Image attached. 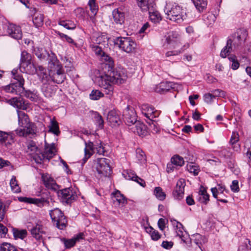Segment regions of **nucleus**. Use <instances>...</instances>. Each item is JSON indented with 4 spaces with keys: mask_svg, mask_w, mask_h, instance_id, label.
I'll return each instance as SVG.
<instances>
[{
    "mask_svg": "<svg viewBox=\"0 0 251 251\" xmlns=\"http://www.w3.org/2000/svg\"><path fill=\"white\" fill-rule=\"evenodd\" d=\"M126 78L127 75L124 70L111 68L108 69L107 73L104 75L98 77L97 82L98 85L104 90L106 94L111 95L113 91L112 84H122Z\"/></svg>",
    "mask_w": 251,
    "mask_h": 251,
    "instance_id": "nucleus-1",
    "label": "nucleus"
},
{
    "mask_svg": "<svg viewBox=\"0 0 251 251\" xmlns=\"http://www.w3.org/2000/svg\"><path fill=\"white\" fill-rule=\"evenodd\" d=\"M163 46L164 48L171 49L173 50L168 51L166 53V56L177 55L183 52L185 50L188 48V45H184L182 47L180 40V36L176 32L172 31L167 33L164 37Z\"/></svg>",
    "mask_w": 251,
    "mask_h": 251,
    "instance_id": "nucleus-2",
    "label": "nucleus"
},
{
    "mask_svg": "<svg viewBox=\"0 0 251 251\" xmlns=\"http://www.w3.org/2000/svg\"><path fill=\"white\" fill-rule=\"evenodd\" d=\"M51 56L52 58L49 61V75L53 82L62 83L66 79L64 70L55 54H52Z\"/></svg>",
    "mask_w": 251,
    "mask_h": 251,
    "instance_id": "nucleus-3",
    "label": "nucleus"
},
{
    "mask_svg": "<svg viewBox=\"0 0 251 251\" xmlns=\"http://www.w3.org/2000/svg\"><path fill=\"white\" fill-rule=\"evenodd\" d=\"M11 74L14 80L10 84L3 87V90L7 93L21 95L25 91V80L18 69H13Z\"/></svg>",
    "mask_w": 251,
    "mask_h": 251,
    "instance_id": "nucleus-4",
    "label": "nucleus"
},
{
    "mask_svg": "<svg viewBox=\"0 0 251 251\" xmlns=\"http://www.w3.org/2000/svg\"><path fill=\"white\" fill-rule=\"evenodd\" d=\"M164 12L167 19L177 23L182 22L187 17L185 9L176 3L173 4L167 3L164 8Z\"/></svg>",
    "mask_w": 251,
    "mask_h": 251,
    "instance_id": "nucleus-5",
    "label": "nucleus"
},
{
    "mask_svg": "<svg viewBox=\"0 0 251 251\" xmlns=\"http://www.w3.org/2000/svg\"><path fill=\"white\" fill-rule=\"evenodd\" d=\"M96 142L94 143L89 141L88 143L85 142V148L84 149V157L82 159V164H84L87 161L91 156L93 154L94 150H96L97 153L100 155H104L105 150L104 147L101 145V142Z\"/></svg>",
    "mask_w": 251,
    "mask_h": 251,
    "instance_id": "nucleus-6",
    "label": "nucleus"
},
{
    "mask_svg": "<svg viewBox=\"0 0 251 251\" xmlns=\"http://www.w3.org/2000/svg\"><path fill=\"white\" fill-rule=\"evenodd\" d=\"M50 215L52 222L56 227L60 230L64 229L67 225V220L62 211L59 208H54L50 211Z\"/></svg>",
    "mask_w": 251,
    "mask_h": 251,
    "instance_id": "nucleus-7",
    "label": "nucleus"
},
{
    "mask_svg": "<svg viewBox=\"0 0 251 251\" xmlns=\"http://www.w3.org/2000/svg\"><path fill=\"white\" fill-rule=\"evenodd\" d=\"M114 44L123 51L130 53L135 49L136 43L129 37H118L113 40Z\"/></svg>",
    "mask_w": 251,
    "mask_h": 251,
    "instance_id": "nucleus-8",
    "label": "nucleus"
},
{
    "mask_svg": "<svg viewBox=\"0 0 251 251\" xmlns=\"http://www.w3.org/2000/svg\"><path fill=\"white\" fill-rule=\"evenodd\" d=\"M56 152V148L54 144H48L46 143L44 152H41L39 156L36 155L35 162L41 164L45 159L50 160L52 158Z\"/></svg>",
    "mask_w": 251,
    "mask_h": 251,
    "instance_id": "nucleus-9",
    "label": "nucleus"
},
{
    "mask_svg": "<svg viewBox=\"0 0 251 251\" xmlns=\"http://www.w3.org/2000/svg\"><path fill=\"white\" fill-rule=\"evenodd\" d=\"M248 36V33L245 29H238L227 40H230L231 45L235 48L241 46L245 42Z\"/></svg>",
    "mask_w": 251,
    "mask_h": 251,
    "instance_id": "nucleus-10",
    "label": "nucleus"
},
{
    "mask_svg": "<svg viewBox=\"0 0 251 251\" xmlns=\"http://www.w3.org/2000/svg\"><path fill=\"white\" fill-rule=\"evenodd\" d=\"M110 160L105 158H98L96 169L101 176H108L112 172L109 165Z\"/></svg>",
    "mask_w": 251,
    "mask_h": 251,
    "instance_id": "nucleus-11",
    "label": "nucleus"
},
{
    "mask_svg": "<svg viewBox=\"0 0 251 251\" xmlns=\"http://www.w3.org/2000/svg\"><path fill=\"white\" fill-rule=\"evenodd\" d=\"M23 128H19L15 130L16 134L20 137H27L28 136H33L36 134L37 127L36 125L30 122L24 126Z\"/></svg>",
    "mask_w": 251,
    "mask_h": 251,
    "instance_id": "nucleus-12",
    "label": "nucleus"
},
{
    "mask_svg": "<svg viewBox=\"0 0 251 251\" xmlns=\"http://www.w3.org/2000/svg\"><path fill=\"white\" fill-rule=\"evenodd\" d=\"M57 194L62 201L67 204L72 203L76 198L75 193L70 188L58 190Z\"/></svg>",
    "mask_w": 251,
    "mask_h": 251,
    "instance_id": "nucleus-13",
    "label": "nucleus"
},
{
    "mask_svg": "<svg viewBox=\"0 0 251 251\" xmlns=\"http://www.w3.org/2000/svg\"><path fill=\"white\" fill-rule=\"evenodd\" d=\"M140 109L142 113L148 120L154 119L158 117L160 115V111L155 110L153 106L148 104H143L140 106Z\"/></svg>",
    "mask_w": 251,
    "mask_h": 251,
    "instance_id": "nucleus-14",
    "label": "nucleus"
},
{
    "mask_svg": "<svg viewBox=\"0 0 251 251\" xmlns=\"http://www.w3.org/2000/svg\"><path fill=\"white\" fill-rule=\"evenodd\" d=\"M125 122L129 126H133L137 123L136 115L133 109H131L129 105L127 106L123 112Z\"/></svg>",
    "mask_w": 251,
    "mask_h": 251,
    "instance_id": "nucleus-15",
    "label": "nucleus"
},
{
    "mask_svg": "<svg viewBox=\"0 0 251 251\" xmlns=\"http://www.w3.org/2000/svg\"><path fill=\"white\" fill-rule=\"evenodd\" d=\"M213 197L217 199V201L224 203H227L228 201L225 199H222L220 196L218 197V195H225V193H228V190H226L225 186L222 184H219L217 187L212 188L211 189Z\"/></svg>",
    "mask_w": 251,
    "mask_h": 251,
    "instance_id": "nucleus-16",
    "label": "nucleus"
},
{
    "mask_svg": "<svg viewBox=\"0 0 251 251\" xmlns=\"http://www.w3.org/2000/svg\"><path fill=\"white\" fill-rule=\"evenodd\" d=\"M185 185L186 182L184 179L180 178L177 181L173 192V197L176 200H180L183 199Z\"/></svg>",
    "mask_w": 251,
    "mask_h": 251,
    "instance_id": "nucleus-17",
    "label": "nucleus"
},
{
    "mask_svg": "<svg viewBox=\"0 0 251 251\" xmlns=\"http://www.w3.org/2000/svg\"><path fill=\"white\" fill-rule=\"evenodd\" d=\"M14 143V134L13 132H4L0 130V144L9 148Z\"/></svg>",
    "mask_w": 251,
    "mask_h": 251,
    "instance_id": "nucleus-18",
    "label": "nucleus"
},
{
    "mask_svg": "<svg viewBox=\"0 0 251 251\" xmlns=\"http://www.w3.org/2000/svg\"><path fill=\"white\" fill-rule=\"evenodd\" d=\"M42 179L45 187L54 191H58L59 186L56 184L55 180L49 174H43Z\"/></svg>",
    "mask_w": 251,
    "mask_h": 251,
    "instance_id": "nucleus-19",
    "label": "nucleus"
},
{
    "mask_svg": "<svg viewBox=\"0 0 251 251\" xmlns=\"http://www.w3.org/2000/svg\"><path fill=\"white\" fill-rule=\"evenodd\" d=\"M7 33L13 38L19 40L22 38V32L19 26L14 24H9L7 26Z\"/></svg>",
    "mask_w": 251,
    "mask_h": 251,
    "instance_id": "nucleus-20",
    "label": "nucleus"
},
{
    "mask_svg": "<svg viewBox=\"0 0 251 251\" xmlns=\"http://www.w3.org/2000/svg\"><path fill=\"white\" fill-rule=\"evenodd\" d=\"M107 119L111 126L120 125L121 122L120 111L115 109L110 111L108 113Z\"/></svg>",
    "mask_w": 251,
    "mask_h": 251,
    "instance_id": "nucleus-21",
    "label": "nucleus"
},
{
    "mask_svg": "<svg viewBox=\"0 0 251 251\" xmlns=\"http://www.w3.org/2000/svg\"><path fill=\"white\" fill-rule=\"evenodd\" d=\"M130 129L134 133H136L141 137H145L148 135L147 126L142 123L137 122Z\"/></svg>",
    "mask_w": 251,
    "mask_h": 251,
    "instance_id": "nucleus-22",
    "label": "nucleus"
},
{
    "mask_svg": "<svg viewBox=\"0 0 251 251\" xmlns=\"http://www.w3.org/2000/svg\"><path fill=\"white\" fill-rule=\"evenodd\" d=\"M83 234L80 233L75 236L73 238L67 239L65 238H61V242L64 245L66 249H70L74 247L77 242L83 239Z\"/></svg>",
    "mask_w": 251,
    "mask_h": 251,
    "instance_id": "nucleus-23",
    "label": "nucleus"
},
{
    "mask_svg": "<svg viewBox=\"0 0 251 251\" xmlns=\"http://www.w3.org/2000/svg\"><path fill=\"white\" fill-rule=\"evenodd\" d=\"M30 232L32 236L39 241L42 240L43 235L46 233L44 226L39 223L31 229Z\"/></svg>",
    "mask_w": 251,
    "mask_h": 251,
    "instance_id": "nucleus-24",
    "label": "nucleus"
},
{
    "mask_svg": "<svg viewBox=\"0 0 251 251\" xmlns=\"http://www.w3.org/2000/svg\"><path fill=\"white\" fill-rule=\"evenodd\" d=\"M18 200L21 202L33 203L40 207L43 206L44 203L48 201L47 200L44 198L37 199L20 197L18 198Z\"/></svg>",
    "mask_w": 251,
    "mask_h": 251,
    "instance_id": "nucleus-25",
    "label": "nucleus"
},
{
    "mask_svg": "<svg viewBox=\"0 0 251 251\" xmlns=\"http://www.w3.org/2000/svg\"><path fill=\"white\" fill-rule=\"evenodd\" d=\"M19 69L20 72L22 73L34 75L38 71V66L36 67L34 63L31 61L27 63L23 64L22 66H20Z\"/></svg>",
    "mask_w": 251,
    "mask_h": 251,
    "instance_id": "nucleus-26",
    "label": "nucleus"
},
{
    "mask_svg": "<svg viewBox=\"0 0 251 251\" xmlns=\"http://www.w3.org/2000/svg\"><path fill=\"white\" fill-rule=\"evenodd\" d=\"M27 152H28L35 161V156H39L41 153L40 150L37 147L36 143L33 141H30L27 143Z\"/></svg>",
    "mask_w": 251,
    "mask_h": 251,
    "instance_id": "nucleus-27",
    "label": "nucleus"
},
{
    "mask_svg": "<svg viewBox=\"0 0 251 251\" xmlns=\"http://www.w3.org/2000/svg\"><path fill=\"white\" fill-rule=\"evenodd\" d=\"M112 195L113 201L116 205H118L119 206H123L126 203V200L125 197L119 191H116L115 192H113Z\"/></svg>",
    "mask_w": 251,
    "mask_h": 251,
    "instance_id": "nucleus-28",
    "label": "nucleus"
},
{
    "mask_svg": "<svg viewBox=\"0 0 251 251\" xmlns=\"http://www.w3.org/2000/svg\"><path fill=\"white\" fill-rule=\"evenodd\" d=\"M43 85H46L50 78L49 74H48L46 70L42 66H38V71L36 73Z\"/></svg>",
    "mask_w": 251,
    "mask_h": 251,
    "instance_id": "nucleus-29",
    "label": "nucleus"
},
{
    "mask_svg": "<svg viewBox=\"0 0 251 251\" xmlns=\"http://www.w3.org/2000/svg\"><path fill=\"white\" fill-rule=\"evenodd\" d=\"M7 102L11 105L18 109L25 110L27 107L24 100L21 98H13L8 100Z\"/></svg>",
    "mask_w": 251,
    "mask_h": 251,
    "instance_id": "nucleus-30",
    "label": "nucleus"
},
{
    "mask_svg": "<svg viewBox=\"0 0 251 251\" xmlns=\"http://www.w3.org/2000/svg\"><path fill=\"white\" fill-rule=\"evenodd\" d=\"M34 53L41 60H45L48 57L49 61H50V59L52 58V54H54L51 52L50 54L45 50L40 48H35L34 50Z\"/></svg>",
    "mask_w": 251,
    "mask_h": 251,
    "instance_id": "nucleus-31",
    "label": "nucleus"
},
{
    "mask_svg": "<svg viewBox=\"0 0 251 251\" xmlns=\"http://www.w3.org/2000/svg\"><path fill=\"white\" fill-rule=\"evenodd\" d=\"M108 38L106 35L102 34L97 33L94 34L91 38V42L90 44L94 45L104 44L107 42Z\"/></svg>",
    "mask_w": 251,
    "mask_h": 251,
    "instance_id": "nucleus-32",
    "label": "nucleus"
},
{
    "mask_svg": "<svg viewBox=\"0 0 251 251\" xmlns=\"http://www.w3.org/2000/svg\"><path fill=\"white\" fill-rule=\"evenodd\" d=\"M172 88V84L170 82L164 81L156 85L155 91L157 93H164L169 91Z\"/></svg>",
    "mask_w": 251,
    "mask_h": 251,
    "instance_id": "nucleus-33",
    "label": "nucleus"
},
{
    "mask_svg": "<svg viewBox=\"0 0 251 251\" xmlns=\"http://www.w3.org/2000/svg\"><path fill=\"white\" fill-rule=\"evenodd\" d=\"M137 3L143 12H147L153 8L154 5L153 3H149V0H136Z\"/></svg>",
    "mask_w": 251,
    "mask_h": 251,
    "instance_id": "nucleus-34",
    "label": "nucleus"
},
{
    "mask_svg": "<svg viewBox=\"0 0 251 251\" xmlns=\"http://www.w3.org/2000/svg\"><path fill=\"white\" fill-rule=\"evenodd\" d=\"M114 21L116 24L122 25L124 22L125 16L123 12L114 10L112 13Z\"/></svg>",
    "mask_w": 251,
    "mask_h": 251,
    "instance_id": "nucleus-35",
    "label": "nucleus"
},
{
    "mask_svg": "<svg viewBox=\"0 0 251 251\" xmlns=\"http://www.w3.org/2000/svg\"><path fill=\"white\" fill-rule=\"evenodd\" d=\"M200 197L199 201L204 204H207L209 201V195L207 193L204 187L201 186L199 192Z\"/></svg>",
    "mask_w": 251,
    "mask_h": 251,
    "instance_id": "nucleus-36",
    "label": "nucleus"
},
{
    "mask_svg": "<svg viewBox=\"0 0 251 251\" xmlns=\"http://www.w3.org/2000/svg\"><path fill=\"white\" fill-rule=\"evenodd\" d=\"M18 121L20 126L23 127L30 123L28 115L23 111H18Z\"/></svg>",
    "mask_w": 251,
    "mask_h": 251,
    "instance_id": "nucleus-37",
    "label": "nucleus"
},
{
    "mask_svg": "<svg viewBox=\"0 0 251 251\" xmlns=\"http://www.w3.org/2000/svg\"><path fill=\"white\" fill-rule=\"evenodd\" d=\"M196 9L200 12L203 11L207 7V0H192Z\"/></svg>",
    "mask_w": 251,
    "mask_h": 251,
    "instance_id": "nucleus-38",
    "label": "nucleus"
},
{
    "mask_svg": "<svg viewBox=\"0 0 251 251\" xmlns=\"http://www.w3.org/2000/svg\"><path fill=\"white\" fill-rule=\"evenodd\" d=\"M12 232L15 239H24L27 235V232L26 229L13 228Z\"/></svg>",
    "mask_w": 251,
    "mask_h": 251,
    "instance_id": "nucleus-39",
    "label": "nucleus"
},
{
    "mask_svg": "<svg viewBox=\"0 0 251 251\" xmlns=\"http://www.w3.org/2000/svg\"><path fill=\"white\" fill-rule=\"evenodd\" d=\"M150 18L153 23H158L162 20V17L159 12L154 11L153 8L149 10Z\"/></svg>",
    "mask_w": 251,
    "mask_h": 251,
    "instance_id": "nucleus-40",
    "label": "nucleus"
},
{
    "mask_svg": "<svg viewBox=\"0 0 251 251\" xmlns=\"http://www.w3.org/2000/svg\"><path fill=\"white\" fill-rule=\"evenodd\" d=\"M216 19L215 15L211 13H206L203 16V19L207 26L212 25L214 23Z\"/></svg>",
    "mask_w": 251,
    "mask_h": 251,
    "instance_id": "nucleus-41",
    "label": "nucleus"
},
{
    "mask_svg": "<svg viewBox=\"0 0 251 251\" xmlns=\"http://www.w3.org/2000/svg\"><path fill=\"white\" fill-rule=\"evenodd\" d=\"M100 57L102 60L105 61V64L108 66V69H111V68L114 69V61L109 55L104 52Z\"/></svg>",
    "mask_w": 251,
    "mask_h": 251,
    "instance_id": "nucleus-42",
    "label": "nucleus"
},
{
    "mask_svg": "<svg viewBox=\"0 0 251 251\" xmlns=\"http://www.w3.org/2000/svg\"><path fill=\"white\" fill-rule=\"evenodd\" d=\"M31 59L32 56L30 53H28L26 51H23L21 54L20 66L31 62Z\"/></svg>",
    "mask_w": 251,
    "mask_h": 251,
    "instance_id": "nucleus-43",
    "label": "nucleus"
},
{
    "mask_svg": "<svg viewBox=\"0 0 251 251\" xmlns=\"http://www.w3.org/2000/svg\"><path fill=\"white\" fill-rule=\"evenodd\" d=\"M232 49V46L231 45L230 40H227L226 46L222 50L220 56L222 58H226L229 55Z\"/></svg>",
    "mask_w": 251,
    "mask_h": 251,
    "instance_id": "nucleus-44",
    "label": "nucleus"
},
{
    "mask_svg": "<svg viewBox=\"0 0 251 251\" xmlns=\"http://www.w3.org/2000/svg\"><path fill=\"white\" fill-rule=\"evenodd\" d=\"M10 185L12 191L15 193H18L21 192V188L19 187L18 181L15 176H12L10 180Z\"/></svg>",
    "mask_w": 251,
    "mask_h": 251,
    "instance_id": "nucleus-45",
    "label": "nucleus"
},
{
    "mask_svg": "<svg viewBox=\"0 0 251 251\" xmlns=\"http://www.w3.org/2000/svg\"><path fill=\"white\" fill-rule=\"evenodd\" d=\"M42 90L44 95L47 98L51 97L54 94V91L51 88V86L47 85V84L46 85H43Z\"/></svg>",
    "mask_w": 251,
    "mask_h": 251,
    "instance_id": "nucleus-46",
    "label": "nucleus"
},
{
    "mask_svg": "<svg viewBox=\"0 0 251 251\" xmlns=\"http://www.w3.org/2000/svg\"><path fill=\"white\" fill-rule=\"evenodd\" d=\"M154 195L156 198L160 201H163L166 198V194L160 187H156L154 190Z\"/></svg>",
    "mask_w": 251,
    "mask_h": 251,
    "instance_id": "nucleus-47",
    "label": "nucleus"
},
{
    "mask_svg": "<svg viewBox=\"0 0 251 251\" xmlns=\"http://www.w3.org/2000/svg\"><path fill=\"white\" fill-rule=\"evenodd\" d=\"M0 251H18L15 246L10 243L3 242L0 246Z\"/></svg>",
    "mask_w": 251,
    "mask_h": 251,
    "instance_id": "nucleus-48",
    "label": "nucleus"
},
{
    "mask_svg": "<svg viewBox=\"0 0 251 251\" xmlns=\"http://www.w3.org/2000/svg\"><path fill=\"white\" fill-rule=\"evenodd\" d=\"M93 116L96 124L99 126L100 128H102L104 122L101 116L97 112H95Z\"/></svg>",
    "mask_w": 251,
    "mask_h": 251,
    "instance_id": "nucleus-49",
    "label": "nucleus"
},
{
    "mask_svg": "<svg viewBox=\"0 0 251 251\" xmlns=\"http://www.w3.org/2000/svg\"><path fill=\"white\" fill-rule=\"evenodd\" d=\"M50 131L58 135L60 133L58 123L55 120H51Z\"/></svg>",
    "mask_w": 251,
    "mask_h": 251,
    "instance_id": "nucleus-50",
    "label": "nucleus"
},
{
    "mask_svg": "<svg viewBox=\"0 0 251 251\" xmlns=\"http://www.w3.org/2000/svg\"><path fill=\"white\" fill-rule=\"evenodd\" d=\"M147 122L151 129L152 132L157 133L159 131V126L155 120H153V119H152V120L149 119Z\"/></svg>",
    "mask_w": 251,
    "mask_h": 251,
    "instance_id": "nucleus-51",
    "label": "nucleus"
},
{
    "mask_svg": "<svg viewBox=\"0 0 251 251\" xmlns=\"http://www.w3.org/2000/svg\"><path fill=\"white\" fill-rule=\"evenodd\" d=\"M44 16L39 14L35 16L33 19V23L37 27L41 26L43 24Z\"/></svg>",
    "mask_w": 251,
    "mask_h": 251,
    "instance_id": "nucleus-52",
    "label": "nucleus"
},
{
    "mask_svg": "<svg viewBox=\"0 0 251 251\" xmlns=\"http://www.w3.org/2000/svg\"><path fill=\"white\" fill-rule=\"evenodd\" d=\"M25 96L31 100L33 101H38L39 100V97L37 93L35 92L30 91H25Z\"/></svg>",
    "mask_w": 251,
    "mask_h": 251,
    "instance_id": "nucleus-53",
    "label": "nucleus"
},
{
    "mask_svg": "<svg viewBox=\"0 0 251 251\" xmlns=\"http://www.w3.org/2000/svg\"><path fill=\"white\" fill-rule=\"evenodd\" d=\"M171 161L172 162L175 164V165L177 166H182L184 164L183 158L178 155H174L171 158Z\"/></svg>",
    "mask_w": 251,
    "mask_h": 251,
    "instance_id": "nucleus-54",
    "label": "nucleus"
},
{
    "mask_svg": "<svg viewBox=\"0 0 251 251\" xmlns=\"http://www.w3.org/2000/svg\"><path fill=\"white\" fill-rule=\"evenodd\" d=\"M58 24L67 29H74L75 28V25L70 21L61 20Z\"/></svg>",
    "mask_w": 251,
    "mask_h": 251,
    "instance_id": "nucleus-55",
    "label": "nucleus"
},
{
    "mask_svg": "<svg viewBox=\"0 0 251 251\" xmlns=\"http://www.w3.org/2000/svg\"><path fill=\"white\" fill-rule=\"evenodd\" d=\"M136 158L141 163H144L146 161V157L144 152L141 149H138L136 151Z\"/></svg>",
    "mask_w": 251,
    "mask_h": 251,
    "instance_id": "nucleus-56",
    "label": "nucleus"
},
{
    "mask_svg": "<svg viewBox=\"0 0 251 251\" xmlns=\"http://www.w3.org/2000/svg\"><path fill=\"white\" fill-rule=\"evenodd\" d=\"M103 96V94L99 90H93L90 94V98L92 100H98Z\"/></svg>",
    "mask_w": 251,
    "mask_h": 251,
    "instance_id": "nucleus-57",
    "label": "nucleus"
},
{
    "mask_svg": "<svg viewBox=\"0 0 251 251\" xmlns=\"http://www.w3.org/2000/svg\"><path fill=\"white\" fill-rule=\"evenodd\" d=\"M90 46L92 50L98 56H100L104 52L102 50V47L99 45L90 44Z\"/></svg>",
    "mask_w": 251,
    "mask_h": 251,
    "instance_id": "nucleus-58",
    "label": "nucleus"
},
{
    "mask_svg": "<svg viewBox=\"0 0 251 251\" xmlns=\"http://www.w3.org/2000/svg\"><path fill=\"white\" fill-rule=\"evenodd\" d=\"M88 5L91 12L95 15L98 11V6L96 3V0H89Z\"/></svg>",
    "mask_w": 251,
    "mask_h": 251,
    "instance_id": "nucleus-59",
    "label": "nucleus"
},
{
    "mask_svg": "<svg viewBox=\"0 0 251 251\" xmlns=\"http://www.w3.org/2000/svg\"><path fill=\"white\" fill-rule=\"evenodd\" d=\"M187 170L194 176L198 175L200 171L199 167L192 164L187 165Z\"/></svg>",
    "mask_w": 251,
    "mask_h": 251,
    "instance_id": "nucleus-60",
    "label": "nucleus"
},
{
    "mask_svg": "<svg viewBox=\"0 0 251 251\" xmlns=\"http://www.w3.org/2000/svg\"><path fill=\"white\" fill-rule=\"evenodd\" d=\"M201 235L198 233L194 234L191 238V241H193L200 248L201 245Z\"/></svg>",
    "mask_w": 251,
    "mask_h": 251,
    "instance_id": "nucleus-61",
    "label": "nucleus"
},
{
    "mask_svg": "<svg viewBox=\"0 0 251 251\" xmlns=\"http://www.w3.org/2000/svg\"><path fill=\"white\" fill-rule=\"evenodd\" d=\"M228 59L230 62H232L231 68L233 70H235L239 68V63L238 62L235 55H231L228 57Z\"/></svg>",
    "mask_w": 251,
    "mask_h": 251,
    "instance_id": "nucleus-62",
    "label": "nucleus"
},
{
    "mask_svg": "<svg viewBox=\"0 0 251 251\" xmlns=\"http://www.w3.org/2000/svg\"><path fill=\"white\" fill-rule=\"evenodd\" d=\"M58 35L59 36V37L63 40H65L67 42L73 44L75 45H76V44L75 43L73 39L71 38L70 37L68 36V35L60 33V32H58Z\"/></svg>",
    "mask_w": 251,
    "mask_h": 251,
    "instance_id": "nucleus-63",
    "label": "nucleus"
},
{
    "mask_svg": "<svg viewBox=\"0 0 251 251\" xmlns=\"http://www.w3.org/2000/svg\"><path fill=\"white\" fill-rule=\"evenodd\" d=\"M239 136L237 132H233L230 140V143L233 145L239 141Z\"/></svg>",
    "mask_w": 251,
    "mask_h": 251,
    "instance_id": "nucleus-64",
    "label": "nucleus"
}]
</instances>
